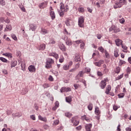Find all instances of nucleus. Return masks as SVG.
<instances>
[{
	"mask_svg": "<svg viewBox=\"0 0 131 131\" xmlns=\"http://www.w3.org/2000/svg\"><path fill=\"white\" fill-rule=\"evenodd\" d=\"M54 60H53V59L52 58H48L47 60L46 61V68H47L48 69H49L50 68H52V64H54Z\"/></svg>",
	"mask_w": 131,
	"mask_h": 131,
	"instance_id": "obj_1",
	"label": "nucleus"
},
{
	"mask_svg": "<svg viewBox=\"0 0 131 131\" xmlns=\"http://www.w3.org/2000/svg\"><path fill=\"white\" fill-rule=\"evenodd\" d=\"M71 121L72 123H73V125H75V126L78 125L79 124V121L78 120L77 117H73L72 118Z\"/></svg>",
	"mask_w": 131,
	"mask_h": 131,
	"instance_id": "obj_2",
	"label": "nucleus"
},
{
	"mask_svg": "<svg viewBox=\"0 0 131 131\" xmlns=\"http://www.w3.org/2000/svg\"><path fill=\"white\" fill-rule=\"evenodd\" d=\"M122 6V1H116L115 3V5H114V8L115 9H118L119 8H121Z\"/></svg>",
	"mask_w": 131,
	"mask_h": 131,
	"instance_id": "obj_3",
	"label": "nucleus"
},
{
	"mask_svg": "<svg viewBox=\"0 0 131 131\" xmlns=\"http://www.w3.org/2000/svg\"><path fill=\"white\" fill-rule=\"evenodd\" d=\"M84 22V18L83 16H80L78 18V25L80 27H83V23Z\"/></svg>",
	"mask_w": 131,
	"mask_h": 131,
	"instance_id": "obj_4",
	"label": "nucleus"
},
{
	"mask_svg": "<svg viewBox=\"0 0 131 131\" xmlns=\"http://www.w3.org/2000/svg\"><path fill=\"white\" fill-rule=\"evenodd\" d=\"M50 15L52 20H54L56 18V14H55V12L52 7H50Z\"/></svg>",
	"mask_w": 131,
	"mask_h": 131,
	"instance_id": "obj_5",
	"label": "nucleus"
},
{
	"mask_svg": "<svg viewBox=\"0 0 131 131\" xmlns=\"http://www.w3.org/2000/svg\"><path fill=\"white\" fill-rule=\"evenodd\" d=\"M63 39L65 40L67 46H72V41H71V40L69 39L67 36H65L63 38Z\"/></svg>",
	"mask_w": 131,
	"mask_h": 131,
	"instance_id": "obj_6",
	"label": "nucleus"
},
{
	"mask_svg": "<svg viewBox=\"0 0 131 131\" xmlns=\"http://www.w3.org/2000/svg\"><path fill=\"white\" fill-rule=\"evenodd\" d=\"M61 93H68V92H71V88L68 87H62L60 89Z\"/></svg>",
	"mask_w": 131,
	"mask_h": 131,
	"instance_id": "obj_7",
	"label": "nucleus"
},
{
	"mask_svg": "<svg viewBox=\"0 0 131 131\" xmlns=\"http://www.w3.org/2000/svg\"><path fill=\"white\" fill-rule=\"evenodd\" d=\"M81 61V58H80V55L78 54H75V58H74V62H79Z\"/></svg>",
	"mask_w": 131,
	"mask_h": 131,
	"instance_id": "obj_8",
	"label": "nucleus"
},
{
	"mask_svg": "<svg viewBox=\"0 0 131 131\" xmlns=\"http://www.w3.org/2000/svg\"><path fill=\"white\" fill-rule=\"evenodd\" d=\"M106 84H107V83H106V79H104V80L101 81L100 83V86L103 90L105 89Z\"/></svg>",
	"mask_w": 131,
	"mask_h": 131,
	"instance_id": "obj_9",
	"label": "nucleus"
},
{
	"mask_svg": "<svg viewBox=\"0 0 131 131\" xmlns=\"http://www.w3.org/2000/svg\"><path fill=\"white\" fill-rule=\"evenodd\" d=\"M58 47L62 52H65L66 51V47H65V45L63 44L62 43H60L58 45Z\"/></svg>",
	"mask_w": 131,
	"mask_h": 131,
	"instance_id": "obj_10",
	"label": "nucleus"
},
{
	"mask_svg": "<svg viewBox=\"0 0 131 131\" xmlns=\"http://www.w3.org/2000/svg\"><path fill=\"white\" fill-rule=\"evenodd\" d=\"M115 42H116V46H117V47H120V46H122V40H121L120 39H116L115 40Z\"/></svg>",
	"mask_w": 131,
	"mask_h": 131,
	"instance_id": "obj_11",
	"label": "nucleus"
},
{
	"mask_svg": "<svg viewBox=\"0 0 131 131\" xmlns=\"http://www.w3.org/2000/svg\"><path fill=\"white\" fill-rule=\"evenodd\" d=\"M49 56L54 57V58H55V59H56V60L59 58V55L55 52L50 53Z\"/></svg>",
	"mask_w": 131,
	"mask_h": 131,
	"instance_id": "obj_12",
	"label": "nucleus"
},
{
	"mask_svg": "<svg viewBox=\"0 0 131 131\" xmlns=\"http://www.w3.org/2000/svg\"><path fill=\"white\" fill-rule=\"evenodd\" d=\"M47 6H48V2H44L39 5V8L40 9H44V8H47Z\"/></svg>",
	"mask_w": 131,
	"mask_h": 131,
	"instance_id": "obj_13",
	"label": "nucleus"
},
{
	"mask_svg": "<svg viewBox=\"0 0 131 131\" xmlns=\"http://www.w3.org/2000/svg\"><path fill=\"white\" fill-rule=\"evenodd\" d=\"M28 69L30 72H35V67H34V66H30L28 68Z\"/></svg>",
	"mask_w": 131,
	"mask_h": 131,
	"instance_id": "obj_14",
	"label": "nucleus"
},
{
	"mask_svg": "<svg viewBox=\"0 0 131 131\" xmlns=\"http://www.w3.org/2000/svg\"><path fill=\"white\" fill-rule=\"evenodd\" d=\"M22 116V113H16L15 114H12L13 118H15V117H21Z\"/></svg>",
	"mask_w": 131,
	"mask_h": 131,
	"instance_id": "obj_15",
	"label": "nucleus"
},
{
	"mask_svg": "<svg viewBox=\"0 0 131 131\" xmlns=\"http://www.w3.org/2000/svg\"><path fill=\"white\" fill-rule=\"evenodd\" d=\"M103 63H104V60H100L98 62H95V65L96 66H98V67H100L101 65H102V64H103Z\"/></svg>",
	"mask_w": 131,
	"mask_h": 131,
	"instance_id": "obj_16",
	"label": "nucleus"
},
{
	"mask_svg": "<svg viewBox=\"0 0 131 131\" xmlns=\"http://www.w3.org/2000/svg\"><path fill=\"white\" fill-rule=\"evenodd\" d=\"M92 126H93V125L91 123L87 124L85 125V129L86 131H91V128H92Z\"/></svg>",
	"mask_w": 131,
	"mask_h": 131,
	"instance_id": "obj_17",
	"label": "nucleus"
},
{
	"mask_svg": "<svg viewBox=\"0 0 131 131\" xmlns=\"http://www.w3.org/2000/svg\"><path fill=\"white\" fill-rule=\"evenodd\" d=\"M30 29L32 30V31H35L36 29V25H34L33 24H31L29 26Z\"/></svg>",
	"mask_w": 131,
	"mask_h": 131,
	"instance_id": "obj_18",
	"label": "nucleus"
},
{
	"mask_svg": "<svg viewBox=\"0 0 131 131\" xmlns=\"http://www.w3.org/2000/svg\"><path fill=\"white\" fill-rule=\"evenodd\" d=\"M110 91H111V86L110 85H108L105 90V94H106V95H109Z\"/></svg>",
	"mask_w": 131,
	"mask_h": 131,
	"instance_id": "obj_19",
	"label": "nucleus"
},
{
	"mask_svg": "<svg viewBox=\"0 0 131 131\" xmlns=\"http://www.w3.org/2000/svg\"><path fill=\"white\" fill-rule=\"evenodd\" d=\"M46 49V44H41L39 46L38 49L39 50V51H43Z\"/></svg>",
	"mask_w": 131,
	"mask_h": 131,
	"instance_id": "obj_20",
	"label": "nucleus"
},
{
	"mask_svg": "<svg viewBox=\"0 0 131 131\" xmlns=\"http://www.w3.org/2000/svg\"><path fill=\"white\" fill-rule=\"evenodd\" d=\"M95 114L96 115H100L101 114V112L100 111V109L98 107H95Z\"/></svg>",
	"mask_w": 131,
	"mask_h": 131,
	"instance_id": "obj_21",
	"label": "nucleus"
},
{
	"mask_svg": "<svg viewBox=\"0 0 131 131\" xmlns=\"http://www.w3.org/2000/svg\"><path fill=\"white\" fill-rule=\"evenodd\" d=\"M83 76V72L80 71L77 75V79H79V77H82Z\"/></svg>",
	"mask_w": 131,
	"mask_h": 131,
	"instance_id": "obj_22",
	"label": "nucleus"
},
{
	"mask_svg": "<svg viewBox=\"0 0 131 131\" xmlns=\"http://www.w3.org/2000/svg\"><path fill=\"white\" fill-rule=\"evenodd\" d=\"M17 61H12L11 63V68H13V67H15L17 65Z\"/></svg>",
	"mask_w": 131,
	"mask_h": 131,
	"instance_id": "obj_23",
	"label": "nucleus"
},
{
	"mask_svg": "<svg viewBox=\"0 0 131 131\" xmlns=\"http://www.w3.org/2000/svg\"><path fill=\"white\" fill-rule=\"evenodd\" d=\"M8 30H12V26L11 25H8L6 26V28L5 29L4 31H8Z\"/></svg>",
	"mask_w": 131,
	"mask_h": 131,
	"instance_id": "obj_24",
	"label": "nucleus"
},
{
	"mask_svg": "<svg viewBox=\"0 0 131 131\" xmlns=\"http://www.w3.org/2000/svg\"><path fill=\"white\" fill-rule=\"evenodd\" d=\"M56 43V41H55V39L51 38L50 39V42H49V45H54Z\"/></svg>",
	"mask_w": 131,
	"mask_h": 131,
	"instance_id": "obj_25",
	"label": "nucleus"
},
{
	"mask_svg": "<svg viewBox=\"0 0 131 131\" xmlns=\"http://www.w3.org/2000/svg\"><path fill=\"white\" fill-rule=\"evenodd\" d=\"M38 119L39 120H41V121H44L45 122H46L47 121V118L42 117V116L40 115L38 116Z\"/></svg>",
	"mask_w": 131,
	"mask_h": 131,
	"instance_id": "obj_26",
	"label": "nucleus"
},
{
	"mask_svg": "<svg viewBox=\"0 0 131 131\" xmlns=\"http://www.w3.org/2000/svg\"><path fill=\"white\" fill-rule=\"evenodd\" d=\"M66 100L68 103H71V101H72L71 96L67 97L66 98Z\"/></svg>",
	"mask_w": 131,
	"mask_h": 131,
	"instance_id": "obj_27",
	"label": "nucleus"
},
{
	"mask_svg": "<svg viewBox=\"0 0 131 131\" xmlns=\"http://www.w3.org/2000/svg\"><path fill=\"white\" fill-rule=\"evenodd\" d=\"M41 33L42 34H47V33H49V31L45 29L42 28L41 29Z\"/></svg>",
	"mask_w": 131,
	"mask_h": 131,
	"instance_id": "obj_28",
	"label": "nucleus"
},
{
	"mask_svg": "<svg viewBox=\"0 0 131 131\" xmlns=\"http://www.w3.org/2000/svg\"><path fill=\"white\" fill-rule=\"evenodd\" d=\"M4 56H6V57H8L9 58H12V53H6L3 54Z\"/></svg>",
	"mask_w": 131,
	"mask_h": 131,
	"instance_id": "obj_29",
	"label": "nucleus"
},
{
	"mask_svg": "<svg viewBox=\"0 0 131 131\" xmlns=\"http://www.w3.org/2000/svg\"><path fill=\"white\" fill-rule=\"evenodd\" d=\"M63 69L66 71L69 70V67L68 65L65 64L63 66Z\"/></svg>",
	"mask_w": 131,
	"mask_h": 131,
	"instance_id": "obj_30",
	"label": "nucleus"
},
{
	"mask_svg": "<svg viewBox=\"0 0 131 131\" xmlns=\"http://www.w3.org/2000/svg\"><path fill=\"white\" fill-rule=\"evenodd\" d=\"M21 70H23V71H25V63L21 62Z\"/></svg>",
	"mask_w": 131,
	"mask_h": 131,
	"instance_id": "obj_31",
	"label": "nucleus"
},
{
	"mask_svg": "<svg viewBox=\"0 0 131 131\" xmlns=\"http://www.w3.org/2000/svg\"><path fill=\"white\" fill-rule=\"evenodd\" d=\"M114 56L116 58H117L119 56V54H118V50H116L114 51Z\"/></svg>",
	"mask_w": 131,
	"mask_h": 131,
	"instance_id": "obj_32",
	"label": "nucleus"
},
{
	"mask_svg": "<svg viewBox=\"0 0 131 131\" xmlns=\"http://www.w3.org/2000/svg\"><path fill=\"white\" fill-rule=\"evenodd\" d=\"M65 116L67 117H68L69 118H70V117H71V116H72V114H71L70 113H65Z\"/></svg>",
	"mask_w": 131,
	"mask_h": 131,
	"instance_id": "obj_33",
	"label": "nucleus"
},
{
	"mask_svg": "<svg viewBox=\"0 0 131 131\" xmlns=\"http://www.w3.org/2000/svg\"><path fill=\"white\" fill-rule=\"evenodd\" d=\"M88 108L90 111H92V110H93V104L92 103H90L88 106Z\"/></svg>",
	"mask_w": 131,
	"mask_h": 131,
	"instance_id": "obj_34",
	"label": "nucleus"
},
{
	"mask_svg": "<svg viewBox=\"0 0 131 131\" xmlns=\"http://www.w3.org/2000/svg\"><path fill=\"white\" fill-rule=\"evenodd\" d=\"M0 60L2 62H4V63H7L8 62V60L4 57H0Z\"/></svg>",
	"mask_w": 131,
	"mask_h": 131,
	"instance_id": "obj_35",
	"label": "nucleus"
},
{
	"mask_svg": "<svg viewBox=\"0 0 131 131\" xmlns=\"http://www.w3.org/2000/svg\"><path fill=\"white\" fill-rule=\"evenodd\" d=\"M27 93H28V91H27V90L25 89H23L22 90V95H25L26 94H27Z\"/></svg>",
	"mask_w": 131,
	"mask_h": 131,
	"instance_id": "obj_36",
	"label": "nucleus"
},
{
	"mask_svg": "<svg viewBox=\"0 0 131 131\" xmlns=\"http://www.w3.org/2000/svg\"><path fill=\"white\" fill-rule=\"evenodd\" d=\"M78 10L80 13H83L84 12V8L82 7L79 8Z\"/></svg>",
	"mask_w": 131,
	"mask_h": 131,
	"instance_id": "obj_37",
	"label": "nucleus"
},
{
	"mask_svg": "<svg viewBox=\"0 0 131 131\" xmlns=\"http://www.w3.org/2000/svg\"><path fill=\"white\" fill-rule=\"evenodd\" d=\"M114 33H117L118 32H120V29L119 28H117L116 27L115 28Z\"/></svg>",
	"mask_w": 131,
	"mask_h": 131,
	"instance_id": "obj_38",
	"label": "nucleus"
},
{
	"mask_svg": "<svg viewBox=\"0 0 131 131\" xmlns=\"http://www.w3.org/2000/svg\"><path fill=\"white\" fill-rule=\"evenodd\" d=\"M115 26H112L110 29H109V31L110 32L111 31H114H114H115Z\"/></svg>",
	"mask_w": 131,
	"mask_h": 131,
	"instance_id": "obj_39",
	"label": "nucleus"
},
{
	"mask_svg": "<svg viewBox=\"0 0 131 131\" xmlns=\"http://www.w3.org/2000/svg\"><path fill=\"white\" fill-rule=\"evenodd\" d=\"M83 118H84L85 120L87 121V122H90L91 121V119L89 118L86 117V116H84Z\"/></svg>",
	"mask_w": 131,
	"mask_h": 131,
	"instance_id": "obj_40",
	"label": "nucleus"
},
{
	"mask_svg": "<svg viewBox=\"0 0 131 131\" xmlns=\"http://www.w3.org/2000/svg\"><path fill=\"white\" fill-rule=\"evenodd\" d=\"M0 5L1 6H6V2L4 0H0Z\"/></svg>",
	"mask_w": 131,
	"mask_h": 131,
	"instance_id": "obj_41",
	"label": "nucleus"
},
{
	"mask_svg": "<svg viewBox=\"0 0 131 131\" xmlns=\"http://www.w3.org/2000/svg\"><path fill=\"white\" fill-rule=\"evenodd\" d=\"M67 26H70V20L67 19L65 22Z\"/></svg>",
	"mask_w": 131,
	"mask_h": 131,
	"instance_id": "obj_42",
	"label": "nucleus"
},
{
	"mask_svg": "<svg viewBox=\"0 0 131 131\" xmlns=\"http://www.w3.org/2000/svg\"><path fill=\"white\" fill-rule=\"evenodd\" d=\"M122 49L125 50V51H124L123 52H124L125 53H126V51L127 50V47L126 46L122 45Z\"/></svg>",
	"mask_w": 131,
	"mask_h": 131,
	"instance_id": "obj_43",
	"label": "nucleus"
},
{
	"mask_svg": "<svg viewBox=\"0 0 131 131\" xmlns=\"http://www.w3.org/2000/svg\"><path fill=\"white\" fill-rule=\"evenodd\" d=\"M120 23H121V24H123L124 22H125V20H124V18H122L121 19H119Z\"/></svg>",
	"mask_w": 131,
	"mask_h": 131,
	"instance_id": "obj_44",
	"label": "nucleus"
},
{
	"mask_svg": "<svg viewBox=\"0 0 131 131\" xmlns=\"http://www.w3.org/2000/svg\"><path fill=\"white\" fill-rule=\"evenodd\" d=\"M11 37H12V38L14 39V40H17V37L16 36V35L12 34Z\"/></svg>",
	"mask_w": 131,
	"mask_h": 131,
	"instance_id": "obj_45",
	"label": "nucleus"
},
{
	"mask_svg": "<svg viewBox=\"0 0 131 131\" xmlns=\"http://www.w3.org/2000/svg\"><path fill=\"white\" fill-rule=\"evenodd\" d=\"M75 43H77V45H79L81 42H82V40H78L77 41H74Z\"/></svg>",
	"mask_w": 131,
	"mask_h": 131,
	"instance_id": "obj_46",
	"label": "nucleus"
},
{
	"mask_svg": "<svg viewBox=\"0 0 131 131\" xmlns=\"http://www.w3.org/2000/svg\"><path fill=\"white\" fill-rule=\"evenodd\" d=\"M118 98H123L124 97V93H121L120 94H118Z\"/></svg>",
	"mask_w": 131,
	"mask_h": 131,
	"instance_id": "obj_47",
	"label": "nucleus"
},
{
	"mask_svg": "<svg viewBox=\"0 0 131 131\" xmlns=\"http://www.w3.org/2000/svg\"><path fill=\"white\" fill-rule=\"evenodd\" d=\"M65 8V5H64V4H63L62 3H60V9L61 10H64Z\"/></svg>",
	"mask_w": 131,
	"mask_h": 131,
	"instance_id": "obj_48",
	"label": "nucleus"
},
{
	"mask_svg": "<svg viewBox=\"0 0 131 131\" xmlns=\"http://www.w3.org/2000/svg\"><path fill=\"white\" fill-rule=\"evenodd\" d=\"M84 46H85L84 42H83V41L82 40V42H81V44H80L81 49H83L84 48Z\"/></svg>",
	"mask_w": 131,
	"mask_h": 131,
	"instance_id": "obj_49",
	"label": "nucleus"
},
{
	"mask_svg": "<svg viewBox=\"0 0 131 131\" xmlns=\"http://www.w3.org/2000/svg\"><path fill=\"white\" fill-rule=\"evenodd\" d=\"M98 50H99L100 52L101 53L104 52V48L102 47H99Z\"/></svg>",
	"mask_w": 131,
	"mask_h": 131,
	"instance_id": "obj_50",
	"label": "nucleus"
},
{
	"mask_svg": "<svg viewBox=\"0 0 131 131\" xmlns=\"http://www.w3.org/2000/svg\"><path fill=\"white\" fill-rule=\"evenodd\" d=\"M59 62H60V63H63V62H64V57H63V56H62L60 58Z\"/></svg>",
	"mask_w": 131,
	"mask_h": 131,
	"instance_id": "obj_51",
	"label": "nucleus"
},
{
	"mask_svg": "<svg viewBox=\"0 0 131 131\" xmlns=\"http://www.w3.org/2000/svg\"><path fill=\"white\" fill-rule=\"evenodd\" d=\"M120 72V68L117 67L116 70V73H119Z\"/></svg>",
	"mask_w": 131,
	"mask_h": 131,
	"instance_id": "obj_52",
	"label": "nucleus"
},
{
	"mask_svg": "<svg viewBox=\"0 0 131 131\" xmlns=\"http://www.w3.org/2000/svg\"><path fill=\"white\" fill-rule=\"evenodd\" d=\"M30 118L32 119V120H35L36 119L35 116L34 115H32L31 116H30Z\"/></svg>",
	"mask_w": 131,
	"mask_h": 131,
	"instance_id": "obj_53",
	"label": "nucleus"
},
{
	"mask_svg": "<svg viewBox=\"0 0 131 131\" xmlns=\"http://www.w3.org/2000/svg\"><path fill=\"white\" fill-rule=\"evenodd\" d=\"M80 64L79 63H77L75 65V69H78V68H79V66H80Z\"/></svg>",
	"mask_w": 131,
	"mask_h": 131,
	"instance_id": "obj_54",
	"label": "nucleus"
},
{
	"mask_svg": "<svg viewBox=\"0 0 131 131\" xmlns=\"http://www.w3.org/2000/svg\"><path fill=\"white\" fill-rule=\"evenodd\" d=\"M49 80H50V81H54V78H53V76H50L49 78Z\"/></svg>",
	"mask_w": 131,
	"mask_h": 131,
	"instance_id": "obj_55",
	"label": "nucleus"
},
{
	"mask_svg": "<svg viewBox=\"0 0 131 131\" xmlns=\"http://www.w3.org/2000/svg\"><path fill=\"white\" fill-rule=\"evenodd\" d=\"M85 72H91V69H90L89 68H86L85 69Z\"/></svg>",
	"mask_w": 131,
	"mask_h": 131,
	"instance_id": "obj_56",
	"label": "nucleus"
},
{
	"mask_svg": "<svg viewBox=\"0 0 131 131\" xmlns=\"http://www.w3.org/2000/svg\"><path fill=\"white\" fill-rule=\"evenodd\" d=\"M63 15H64V12H63V10H61V11L59 12V16H60V17H62Z\"/></svg>",
	"mask_w": 131,
	"mask_h": 131,
	"instance_id": "obj_57",
	"label": "nucleus"
},
{
	"mask_svg": "<svg viewBox=\"0 0 131 131\" xmlns=\"http://www.w3.org/2000/svg\"><path fill=\"white\" fill-rule=\"evenodd\" d=\"M2 72L4 74H8V71H7V70H3Z\"/></svg>",
	"mask_w": 131,
	"mask_h": 131,
	"instance_id": "obj_58",
	"label": "nucleus"
},
{
	"mask_svg": "<svg viewBox=\"0 0 131 131\" xmlns=\"http://www.w3.org/2000/svg\"><path fill=\"white\" fill-rule=\"evenodd\" d=\"M122 77H123V74L120 75V76H119L117 77V79L119 80V79H121V78H122Z\"/></svg>",
	"mask_w": 131,
	"mask_h": 131,
	"instance_id": "obj_59",
	"label": "nucleus"
},
{
	"mask_svg": "<svg viewBox=\"0 0 131 131\" xmlns=\"http://www.w3.org/2000/svg\"><path fill=\"white\" fill-rule=\"evenodd\" d=\"M59 124V120H56L55 121H54V124H55L57 125V124Z\"/></svg>",
	"mask_w": 131,
	"mask_h": 131,
	"instance_id": "obj_60",
	"label": "nucleus"
},
{
	"mask_svg": "<svg viewBox=\"0 0 131 131\" xmlns=\"http://www.w3.org/2000/svg\"><path fill=\"white\" fill-rule=\"evenodd\" d=\"M117 131H121V129H120V124H119L117 126Z\"/></svg>",
	"mask_w": 131,
	"mask_h": 131,
	"instance_id": "obj_61",
	"label": "nucleus"
},
{
	"mask_svg": "<svg viewBox=\"0 0 131 131\" xmlns=\"http://www.w3.org/2000/svg\"><path fill=\"white\" fill-rule=\"evenodd\" d=\"M76 70L75 68L72 69L69 71V72H74Z\"/></svg>",
	"mask_w": 131,
	"mask_h": 131,
	"instance_id": "obj_62",
	"label": "nucleus"
},
{
	"mask_svg": "<svg viewBox=\"0 0 131 131\" xmlns=\"http://www.w3.org/2000/svg\"><path fill=\"white\" fill-rule=\"evenodd\" d=\"M59 102L58 101H56L55 103V106H56V107H59Z\"/></svg>",
	"mask_w": 131,
	"mask_h": 131,
	"instance_id": "obj_63",
	"label": "nucleus"
},
{
	"mask_svg": "<svg viewBox=\"0 0 131 131\" xmlns=\"http://www.w3.org/2000/svg\"><path fill=\"white\" fill-rule=\"evenodd\" d=\"M126 131H131V128L130 127H127L126 128Z\"/></svg>",
	"mask_w": 131,
	"mask_h": 131,
	"instance_id": "obj_64",
	"label": "nucleus"
}]
</instances>
